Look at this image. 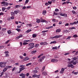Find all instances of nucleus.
<instances>
[{"mask_svg":"<svg viewBox=\"0 0 78 78\" xmlns=\"http://www.w3.org/2000/svg\"><path fill=\"white\" fill-rule=\"evenodd\" d=\"M34 43H31L28 44V46H30L28 48V50H30V49H32L34 47Z\"/></svg>","mask_w":78,"mask_h":78,"instance_id":"f257e3e1","label":"nucleus"},{"mask_svg":"<svg viewBox=\"0 0 78 78\" xmlns=\"http://www.w3.org/2000/svg\"><path fill=\"white\" fill-rule=\"evenodd\" d=\"M6 64V62H0V67H5Z\"/></svg>","mask_w":78,"mask_h":78,"instance_id":"f03ea898","label":"nucleus"},{"mask_svg":"<svg viewBox=\"0 0 78 78\" xmlns=\"http://www.w3.org/2000/svg\"><path fill=\"white\" fill-rule=\"evenodd\" d=\"M62 36V35H56L53 37H50V39H58V38H59Z\"/></svg>","mask_w":78,"mask_h":78,"instance_id":"7ed1b4c3","label":"nucleus"},{"mask_svg":"<svg viewBox=\"0 0 78 78\" xmlns=\"http://www.w3.org/2000/svg\"><path fill=\"white\" fill-rule=\"evenodd\" d=\"M35 70H34L33 71V73H34V74H36L38 72V70H39V68L38 67H36L35 68Z\"/></svg>","mask_w":78,"mask_h":78,"instance_id":"20e7f679","label":"nucleus"},{"mask_svg":"<svg viewBox=\"0 0 78 78\" xmlns=\"http://www.w3.org/2000/svg\"><path fill=\"white\" fill-rule=\"evenodd\" d=\"M1 3V4H4V6H7L9 5V3L6 2H2Z\"/></svg>","mask_w":78,"mask_h":78,"instance_id":"39448f33","label":"nucleus"},{"mask_svg":"<svg viewBox=\"0 0 78 78\" xmlns=\"http://www.w3.org/2000/svg\"><path fill=\"white\" fill-rule=\"evenodd\" d=\"M45 58V56H42V57L40 58L39 60V61H40V62H42V61H43L44 59Z\"/></svg>","mask_w":78,"mask_h":78,"instance_id":"423d86ee","label":"nucleus"},{"mask_svg":"<svg viewBox=\"0 0 78 78\" xmlns=\"http://www.w3.org/2000/svg\"><path fill=\"white\" fill-rule=\"evenodd\" d=\"M67 66L69 68H70V67H71L72 69H73L75 67L74 66H73V65L72 64L68 65Z\"/></svg>","mask_w":78,"mask_h":78,"instance_id":"0eeeda50","label":"nucleus"},{"mask_svg":"<svg viewBox=\"0 0 78 78\" xmlns=\"http://www.w3.org/2000/svg\"><path fill=\"white\" fill-rule=\"evenodd\" d=\"M20 76H22V78H25V76H26V74H24L23 73H22L20 75Z\"/></svg>","mask_w":78,"mask_h":78,"instance_id":"6e6552de","label":"nucleus"},{"mask_svg":"<svg viewBox=\"0 0 78 78\" xmlns=\"http://www.w3.org/2000/svg\"><path fill=\"white\" fill-rule=\"evenodd\" d=\"M41 22H46L47 23H48V22L46 21L45 20L42 19V18H41Z\"/></svg>","mask_w":78,"mask_h":78,"instance_id":"1a4fd4ad","label":"nucleus"},{"mask_svg":"<svg viewBox=\"0 0 78 78\" xmlns=\"http://www.w3.org/2000/svg\"><path fill=\"white\" fill-rule=\"evenodd\" d=\"M60 15L61 16H65V17H67V14L65 13V14L62 13H60Z\"/></svg>","mask_w":78,"mask_h":78,"instance_id":"9d476101","label":"nucleus"},{"mask_svg":"<svg viewBox=\"0 0 78 78\" xmlns=\"http://www.w3.org/2000/svg\"><path fill=\"white\" fill-rule=\"evenodd\" d=\"M22 36H23L22 35L20 34L19 36L16 37V39H19V38H20V37H22Z\"/></svg>","mask_w":78,"mask_h":78,"instance_id":"9b49d317","label":"nucleus"},{"mask_svg":"<svg viewBox=\"0 0 78 78\" xmlns=\"http://www.w3.org/2000/svg\"><path fill=\"white\" fill-rule=\"evenodd\" d=\"M73 64L74 65H76V63H78V61H77L74 62V60H73Z\"/></svg>","mask_w":78,"mask_h":78,"instance_id":"f8f14e48","label":"nucleus"},{"mask_svg":"<svg viewBox=\"0 0 78 78\" xmlns=\"http://www.w3.org/2000/svg\"><path fill=\"white\" fill-rule=\"evenodd\" d=\"M30 59V58L28 57H26L24 58L23 59V61H27V60H29Z\"/></svg>","mask_w":78,"mask_h":78,"instance_id":"ddd939ff","label":"nucleus"},{"mask_svg":"<svg viewBox=\"0 0 78 78\" xmlns=\"http://www.w3.org/2000/svg\"><path fill=\"white\" fill-rule=\"evenodd\" d=\"M37 51L36 50H34L31 52V54H35L36 53Z\"/></svg>","mask_w":78,"mask_h":78,"instance_id":"4468645a","label":"nucleus"},{"mask_svg":"<svg viewBox=\"0 0 78 78\" xmlns=\"http://www.w3.org/2000/svg\"><path fill=\"white\" fill-rule=\"evenodd\" d=\"M8 70V68L7 66H6V67L3 70V72H5L6 70Z\"/></svg>","mask_w":78,"mask_h":78,"instance_id":"2eb2a0df","label":"nucleus"},{"mask_svg":"<svg viewBox=\"0 0 78 78\" xmlns=\"http://www.w3.org/2000/svg\"><path fill=\"white\" fill-rule=\"evenodd\" d=\"M25 67L20 68V70L22 71L23 70H25Z\"/></svg>","mask_w":78,"mask_h":78,"instance_id":"dca6fc26","label":"nucleus"},{"mask_svg":"<svg viewBox=\"0 0 78 78\" xmlns=\"http://www.w3.org/2000/svg\"><path fill=\"white\" fill-rule=\"evenodd\" d=\"M30 31H31V30H27L26 31V32L27 33H30Z\"/></svg>","mask_w":78,"mask_h":78,"instance_id":"f3484780","label":"nucleus"},{"mask_svg":"<svg viewBox=\"0 0 78 78\" xmlns=\"http://www.w3.org/2000/svg\"><path fill=\"white\" fill-rule=\"evenodd\" d=\"M42 74L44 75H47V72L44 71L43 72Z\"/></svg>","mask_w":78,"mask_h":78,"instance_id":"a211bd4d","label":"nucleus"},{"mask_svg":"<svg viewBox=\"0 0 78 78\" xmlns=\"http://www.w3.org/2000/svg\"><path fill=\"white\" fill-rule=\"evenodd\" d=\"M61 30L60 29H58L56 30V33H58H58H59L61 32Z\"/></svg>","mask_w":78,"mask_h":78,"instance_id":"6ab92c4d","label":"nucleus"},{"mask_svg":"<svg viewBox=\"0 0 78 78\" xmlns=\"http://www.w3.org/2000/svg\"><path fill=\"white\" fill-rule=\"evenodd\" d=\"M36 36H37V35H36V34H33L32 35V37L33 38H34V37H36Z\"/></svg>","mask_w":78,"mask_h":78,"instance_id":"aec40b11","label":"nucleus"},{"mask_svg":"<svg viewBox=\"0 0 78 78\" xmlns=\"http://www.w3.org/2000/svg\"><path fill=\"white\" fill-rule=\"evenodd\" d=\"M73 62V60L71 61H69V62H68V64H72Z\"/></svg>","mask_w":78,"mask_h":78,"instance_id":"412c9836","label":"nucleus"},{"mask_svg":"<svg viewBox=\"0 0 78 78\" xmlns=\"http://www.w3.org/2000/svg\"><path fill=\"white\" fill-rule=\"evenodd\" d=\"M46 12H46V11L44 10L42 13L43 15H45V13H46Z\"/></svg>","mask_w":78,"mask_h":78,"instance_id":"4be33fe9","label":"nucleus"},{"mask_svg":"<svg viewBox=\"0 0 78 78\" xmlns=\"http://www.w3.org/2000/svg\"><path fill=\"white\" fill-rule=\"evenodd\" d=\"M11 15L12 16H15V15H14V12H11Z\"/></svg>","mask_w":78,"mask_h":78,"instance_id":"5701e85b","label":"nucleus"},{"mask_svg":"<svg viewBox=\"0 0 78 78\" xmlns=\"http://www.w3.org/2000/svg\"><path fill=\"white\" fill-rule=\"evenodd\" d=\"M56 41H54L51 42L50 43V44H56Z\"/></svg>","mask_w":78,"mask_h":78,"instance_id":"b1692460","label":"nucleus"},{"mask_svg":"<svg viewBox=\"0 0 78 78\" xmlns=\"http://www.w3.org/2000/svg\"><path fill=\"white\" fill-rule=\"evenodd\" d=\"M40 21H41V20L40 19H38L37 20V23H40Z\"/></svg>","mask_w":78,"mask_h":78,"instance_id":"393cba45","label":"nucleus"},{"mask_svg":"<svg viewBox=\"0 0 78 78\" xmlns=\"http://www.w3.org/2000/svg\"><path fill=\"white\" fill-rule=\"evenodd\" d=\"M6 9V8H5L4 7H2V11H4L5 9Z\"/></svg>","mask_w":78,"mask_h":78,"instance_id":"a878e982","label":"nucleus"},{"mask_svg":"<svg viewBox=\"0 0 78 78\" xmlns=\"http://www.w3.org/2000/svg\"><path fill=\"white\" fill-rule=\"evenodd\" d=\"M75 30L76 29V28H75V27H72L71 28H69V30H73V29Z\"/></svg>","mask_w":78,"mask_h":78,"instance_id":"bb28decb","label":"nucleus"},{"mask_svg":"<svg viewBox=\"0 0 78 78\" xmlns=\"http://www.w3.org/2000/svg\"><path fill=\"white\" fill-rule=\"evenodd\" d=\"M16 31H17L18 32H20V31H21V30H20V29H16Z\"/></svg>","mask_w":78,"mask_h":78,"instance_id":"cd10ccee","label":"nucleus"},{"mask_svg":"<svg viewBox=\"0 0 78 78\" xmlns=\"http://www.w3.org/2000/svg\"><path fill=\"white\" fill-rule=\"evenodd\" d=\"M7 33L8 34H10L11 33V31L10 30H9L8 31H7Z\"/></svg>","mask_w":78,"mask_h":78,"instance_id":"c85d7f7f","label":"nucleus"},{"mask_svg":"<svg viewBox=\"0 0 78 78\" xmlns=\"http://www.w3.org/2000/svg\"><path fill=\"white\" fill-rule=\"evenodd\" d=\"M17 13H18L17 11H16V10L14 11V14H17Z\"/></svg>","mask_w":78,"mask_h":78,"instance_id":"c756f323","label":"nucleus"},{"mask_svg":"<svg viewBox=\"0 0 78 78\" xmlns=\"http://www.w3.org/2000/svg\"><path fill=\"white\" fill-rule=\"evenodd\" d=\"M47 44H48V43H47V42H43L44 45H47Z\"/></svg>","mask_w":78,"mask_h":78,"instance_id":"7c9ffc66","label":"nucleus"},{"mask_svg":"<svg viewBox=\"0 0 78 78\" xmlns=\"http://www.w3.org/2000/svg\"><path fill=\"white\" fill-rule=\"evenodd\" d=\"M58 48V47H57V46H55V47H52V49H57Z\"/></svg>","mask_w":78,"mask_h":78,"instance_id":"2f4dec72","label":"nucleus"},{"mask_svg":"<svg viewBox=\"0 0 78 78\" xmlns=\"http://www.w3.org/2000/svg\"><path fill=\"white\" fill-rule=\"evenodd\" d=\"M31 65V63H30L26 64V66H30Z\"/></svg>","mask_w":78,"mask_h":78,"instance_id":"473e14b6","label":"nucleus"},{"mask_svg":"<svg viewBox=\"0 0 78 78\" xmlns=\"http://www.w3.org/2000/svg\"><path fill=\"white\" fill-rule=\"evenodd\" d=\"M26 25H28L29 26V27H32V25H31V24H27Z\"/></svg>","mask_w":78,"mask_h":78,"instance_id":"72a5a7b5","label":"nucleus"},{"mask_svg":"<svg viewBox=\"0 0 78 78\" xmlns=\"http://www.w3.org/2000/svg\"><path fill=\"white\" fill-rule=\"evenodd\" d=\"M39 46V44H36L35 45V48H37V47Z\"/></svg>","mask_w":78,"mask_h":78,"instance_id":"f704fd0d","label":"nucleus"},{"mask_svg":"<svg viewBox=\"0 0 78 78\" xmlns=\"http://www.w3.org/2000/svg\"><path fill=\"white\" fill-rule=\"evenodd\" d=\"M72 13H73V14H77V13H76V12L75 11H72Z\"/></svg>","mask_w":78,"mask_h":78,"instance_id":"c9c22d12","label":"nucleus"},{"mask_svg":"<svg viewBox=\"0 0 78 78\" xmlns=\"http://www.w3.org/2000/svg\"><path fill=\"white\" fill-rule=\"evenodd\" d=\"M72 59H73V60H74V61H76V58L75 57L73 58Z\"/></svg>","mask_w":78,"mask_h":78,"instance_id":"e433bc0d","label":"nucleus"},{"mask_svg":"<svg viewBox=\"0 0 78 78\" xmlns=\"http://www.w3.org/2000/svg\"><path fill=\"white\" fill-rule=\"evenodd\" d=\"M73 37L75 38L76 37H78V36H77V35L75 34L73 36Z\"/></svg>","mask_w":78,"mask_h":78,"instance_id":"4c0bfd02","label":"nucleus"},{"mask_svg":"<svg viewBox=\"0 0 78 78\" xmlns=\"http://www.w3.org/2000/svg\"><path fill=\"white\" fill-rule=\"evenodd\" d=\"M55 59H52L51 60V62H55Z\"/></svg>","mask_w":78,"mask_h":78,"instance_id":"58836bf2","label":"nucleus"},{"mask_svg":"<svg viewBox=\"0 0 78 78\" xmlns=\"http://www.w3.org/2000/svg\"><path fill=\"white\" fill-rule=\"evenodd\" d=\"M64 70H65V69L64 68H62L61 71H62V72H64Z\"/></svg>","mask_w":78,"mask_h":78,"instance_id":"ea45409f","label":"nucleus"},{"mask_svg":"<svg viewBox=\"0 0 78 78\" xmlns=\"http://www.w3.org/2000/svg\"><path fill=\"white\" fill-rule=\"evenodd\" d=\"M55 12H59V10L58 9H56L55 10Z\"/></svg>","mask_w":78,"mask_h":78,"instance_id":"a19ab883","label":"nucleus"},{"mask_svg":"<svg viewBox=\"0 0 78 78\" xmlns=\"http://www.w3.org/2000/svg\"><path fill=\"white\" fill-rule=\"evenodd\" d=\"M29 2V0H26V1L25 2V3L26 4H27L28 3V2Z\"/></svg>","mask_w":78,"mask_h":78,"instance_id":"79ce46f5","label":"nucleus"},{"mask_svg":"<svg viewBox=\"0 0 78 78\" xmlns=\"http://www.w3.org/2000/svg\"><path fill=\"white\" fill-rule=\"evenodd\" d=\"M45 66H44L42 69V71H43L44 70V69H45Z\"/></svg>","mask_w":78,"mask_h":78,"instance_id":"37998d69","label":"nucleus"},{"mask_svg":"<svg viewBox=\"0 0 78 78\" xmlns=\"http://www.w3.org/2000/svg\"><path fill=\"white\" fill-rule=\"evenodd\" d=\"M11 19H14V16H12L10 17Z\"/></svg>","mask_w":78,"mask_h":78,"instance_id":"c03bdc74","label":"nucleus"},{"mask_svg":"<svg viewBox=\"0 0 78 78\" xmlns=\"http://www.w3.org/2000/svg\"><path fill=\"white\" fill-rule=\"evenodd\" d=\"M20 59H22L23 58V56H20Z\"/></svg>","mask_w":78,"mask_h":78,"instance_id":"a18cd8bd","label":"nucleus"},{"mask_svg":"<svg viewBox=\"0 0 78 78\" xmlns=\"http://www.w3.org/2000/svg\"><path fill=\"white\" fill-rule=\"evenodd\" d=\"M4 53L5 54H8V53H9V52L8 51H5V52Z\"/></svg>","mask_w":78,"mask_h":78,"instance_id":"49530a36","label":"nucleus"},{"mask_svg":"<svg viewBox=\"0 0 78 78\" xmlns=\"http://www.w3.org/2000/svg\"><path fill=\"white\" fill-rule=\"evenodd\" d=\"M48 3L49 4H50V5H51V4L52 3V2L51 1H48Z\"/></svg>","mask_w":78,"mask_h":78,"instance_id":"de8ad7c7","label":"nucleus"},{"mask_svg":"<svg viewBox=\"0 0 78 78\" xmlns=\"http://www.w3.org/2000/svg\"><path fill=\"white\" fill-rule=\"evenodd\" d=\"M64 73V72H63L61 70V71L60 72V73L61 74H63V73Z\"/></svg>","mask_w":78,"mask_h":78,"instance_id":"09e8293b","label":"nucleus"},{"mask_svg":"<svg viewBox=\"0 0 78 78\" xmlns=\"http://www.w3.org/2000/svg\"><path fill=\"white\" fill-rule=\"evenodd\" d=\"M30 40H26L24 41V42H30Z\"/></svg>","mask_w":78,"mask_h":78,"instance_id":"8fccbe9b","label":"nucleus"},{"mask_svg":"<svg viewBox=\"0 0 78 78\" xmlns=\"http://www.w3.org/2000/svg\"><path fill=\"white\" fill-rule=\"evenodd\" d=\"M19 63H15V65H15V66H19Z\"/></svg>","mask_w":78,"mask_h":78,"instance_id":"3c124183","label":"nucleus"},{"mask_svg":"<svg viewBox=\"0 0 78 78\" xmlns=\"http://www.w3.org/2000/svg\"><path fill=\"white\" fill-rule=\"evenodd\" d=\"M70 38H71V36H69V37L66 38V39H70Z\"/></svg>","mask_w":78,"mask_h":78,"instance_id":"603ef678","label":"nucleus"},{"mask_svg":"<svg viewBox=\"0 0 78 78\" xmlns=\"http://www.w3.org/2000/svg\"><path fill=\"white\" fill-rule=\"evenodd\" d=\"M16 8H19V5H16Z\"/></svg>","mask_w":78,"mask_h":78,"instance_id":"864d4df0","label":"nucleus"},{"mask_svg":"<svg viewBox=\"0 0 78 78\" xmlns=\"http://www.w3.org/2000/svg\"><path fill=\"white\" fill-rule=\"evenodd\" d=\"M52 21L53 22H56V20H55V19H53L52 20Z\"/></svg>","mask_w":78,"mask_h":78,"instance_id":"5fc2aeb1","label":"nucleus"},{"mask_svg":"<svg viewBox=\"0 0 78 78\" xmlns=\"http://www.w3.org/2000/svg\"><path fill=\"white\" fill-rule=\"evenodd\" d=\"M7 68H8V69H9V68H11V67H12V66H7Z\"/></svg>","mask_w":78,"mask_h":78,"instance_id":"6e6d98bb","label":"nucleus"},{"mask_svg":"<svg viewBox=\"0 0 78 78\" xmlns=\"http://www.w3.org/2000/svg\"><path fill=\"white\" fill-rule=\"evenodd\" d=\"M48 30H44V31H42L41 33H46V32H47Z\"/></svg>","mask_w":78,"mask_h":78,"instance_id":"4d7b16f0","label":"nucleus"},{"mask_svg":"<svg viewBox=\"0 0 78 78\" xmlns=\"http://www.w3.org/2000/svg\"><path fill=\"white\" fill-rule=\"evenodd\" d=\"M5 56L6 57H8V56H9V54H5Z\"/></svg>","mask_w":78,"mask_h":78,"instance_id":"13d9d810","label":"nucleus"},{"mask_svg":"<svg viewBox=\"0 0 78 78\" xmlns=\"http://www.w3.org/2000/svg\"><path fill=\"white\" fill-rule=\"evenodd\" d=\"M40 45H44V42H41L40 43Z\"/></svg>","mask_w":78,"mask_h":78,"instance_id":"bf43d9fd","label":"nucleus"},{"mask_svg":"<svg viewBox=\"0 0 78 78\" xmlns=\"http://www.w3.org/2000/svg\"><path fill=\"white\" fill-rule=\"evenodd\" d=\"M39 76H40V75H36V77H37L38 78H39Z\"/></svg>","mask_w":78,"mask_h":78,"instance_id":"052dcab7","label":"nucleus"},{"mask_svg":"<svg viewBox=\"0 0 78 78\" xmlns=\"http://www.w3.org/2000/svg\"><path fill=\"white\" fill-rule=\"evenodd\" d=\"M4 14H3V12H1V13H0V16L3 15Z\"/></svg>","mask_w":78,"mask_h":78,"instance_id":"680f3d73","label":"nucleus"},{"mask_svg":"<svg viewBox=\"0 0 78 78\" xmlns=\"http://www.w3.org/2000/svg\"><path fill=\"white\" fill-rule=\"evenodd\" d=\"M54 15H58V13L55 12H54Z\"/></svg>","mask_w":78,"mask_h":78,"instance_id":"e2e57ef3","label":"nucleus"},{"mask_svg":"<svg viewBox=\"0 0 78 78\" xmlns=\"http://www.w3.org/2000/svg\"><path fill=\"white\" fill-rule=\"evenodd\" d=\"M23 45H27V44H28V43H23Z\"/></svg>","mask_w":78,"mask_h":78,"instance_id":"0e129e2a","label":"nucleus"},{"mask_svg":"<svg viewBox=\"0 0 78 78\" xmlns=\"http://www.w3.org/2000/svg\"><path fill=\"white\" fill-rule=\"evenodd\" d=\"M10 41V40H9L7 41H6V42L5 43V44H8V42H9Z\"/></svg>","mask_w":78,"mask_h":78,"instance_id":"69168bd1","label":"nucleus"},{"mask_svg":"<svg viewBox=\"0 0 78 78\" xmlns=\"http://www.w3.org/2000/svg\"><path fill=\"white\" fill-rule=\"evenodd\" d=\"M16 69V67H14L12 69V71H14V70Z\"/></svg>","mask_w":78,"mask_h":78,"instance_id":"338daca9","label":"nucleus"},{"mask_svg":"<svg viewBox=\"0 0 78 78\" xmlns=\"http://www.w3.org/2000/svg\"><path fill=\"white\" fill-rule=\"evenodd\" d=\"M73 9H76V7L75 6L73 7Z\"/></svg>","mask_w":78,"mask_h":78,"instance_id":"774afa93","label":"nucleus"}]
</instances>
